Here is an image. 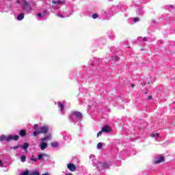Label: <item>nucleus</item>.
<instances>
[{
    "label": "nucleus",
    "mask_w": 175,
    "mask_h": 175,
    "mask_svg": "<svg viewBox=\"0 0 175 175\" xmlns=\"http://www.w3.org/2000/svg\"><path fill=\"white\" fill-rule=\"evenodd\" d=\"M170 9H174V6L172 5H170Z\"/></svg>",
    "instance_id": "obj_31"
},
{
    "label": "nucleus",
    "mask_w": 175,
    "mask_h": 175,
    "mask_svg": "<svg viewBox=\"0 0 175 175\" xmlns=\"http://www.w3.org/2000/svg\"><path fill=\"white\" fill-rule=\"evenodd\" d=\"M31 161H33V162H36L38 161L37 158H31Z\"/></svg>",
    "instance_id": "obj_27"
},
{
    "label": "nucleus",
    "mask_w": 175,
    "mask_h": 175,
    "mask_svg": "<svg viewBox=\"0 0 175 175\" xmlns=\"http://www.w3.org/2000/svg\"><path fill=\"white\" fill-rule=\"evenodd\" d=\"M140 19L139 18H134V22L137 23Z\"/></svg>",
    "instance_id": "obj_29"
},
{
    "label": "nucleus",
    "mask_w": 175,
    "mask_h": 175,
    "mask_svg": "<svg viewBox=\"0 0 175 175\" xmlns=\"http://www.w3.org/2000/svg\"><path fill=\"white\" fill-rule=\"evenodd\" d=\"M0 167H3V163L0 160Z\"/></svg>",
    "instance_id": "obj_28"
},
{
    "label": "nucleus",
    "mask_w": 175,
    "mask_h": 175,
    "mask_svg": "<svg viewBox=\"0 0 175 175\" xmlns=\"http://www.w3.org/2000/svg\"><path fill=\"white\" fill-rule=\"evenodd\" d=\"M22 10L25 12V13H31L32 12V6H31V4L26 0H23V4H22Z\"/></svg>",
    "instance_id": "obj_5"
},
{
    "label": "nucleus",
    "mask_w": 175,
    "mask_h": 175,
    "mask_svg": "<svg viewBox=\"0 0 175 175\" xmlns=\"http://www.w3.org/2000/svg\"><path fill=\"white\" fill-rule=\"evenodd\" d=\"M24 19V14H20L19 15H18L17 16V20H18L19 21H21V20Z\"/></svg>",
    "instance_id": "obj_18"
},
{
    "label": "nucleus",
    "mask_w": 175,
    "mask_h": 175,
    "mask_svg": "<svg viewBox=\"0 0 175 175\" xmlns=\"http://www.w3.org/2000/svg\"><path fill=\"white\" fill-rule=\"evenodd\" d=\"M150 137H152L154 139H156V140H158L159 139V134L158 133H152L150 134Z\"/></svg>",
    "instance_id": "obj_13"
},
{
    "label": "nucleus",
    "mask_w": 175,
    "mask_h": 175,
    "mask_svg": "<svg viewBox=\"0 0 175 175\" xmlns=\"http://www.w3.org/2000/svg\"><path fill=\"white\" fill-rule=\"evenodd\" d=\"M28 147H29V144H28V143L23 144V148L25 152H28V150H27Z\"/></svg>",
    "instance_id": "obj_15"
},
{
    "label": "nucleus",
    "mask_w": 175,
    "mask_h": 175,
    "mask_svg": "<svg viewBox=\"0 0 175 175\" xmlns=\"http://www.w3.org/2000/svg\"><path fill=\"white\" fill-rule=\"evenodd\" d=\"M102 133H103V131H102L101 130L97 133V137H99V136H102Z\"/></svg>",
    "instance_id": "obj_25"
},
{
    "label": "nucleus",
    "mask_w": 175,
    "mask_h": 175,
    "mask_svg": "<svg viewBox=\"0 0 175 175\" xmlns=\"http://www.w3.org/2000/svg\"><path fill=\"white\" fill-rule=\"evenodd\" d=\"M29 175H40V173L38 171L30 172Z\"/></svg>",
    "instance_id": "obj_19"
},
{
    "label": "nucleus",
    "mask_w": 175,
    "mask_h": 175,
    "mask_svg": "<svg viewBox=\"0 0 175 175\" xmlns=\"http://www.w3.org/2000/svg\"><path fill=\"white\" fill-rule=\"evenodd\" d=\"M165 162V157L162 154H160L154 158V163H162Z\"/></svg>",
    "instance_id": "obj_8"
},
{
    "label": "nucleus",
    "mask_w": 175,
    "mask_h": 175,
    "mask_svg": "<svg viewBox=\"0 0 175 175\" xmlns=\"http://www.w3.org/2000/svg\"><path fill=\"white\" fill-rule=\"evenodd\" d=\"M42 175H49V174H48V173H46V174H43Z\"/></svg>",
    "instance_id": "obj_35"
},
{
    "label": "nucleus",
    "mask_w": 175,
    "mask_h": 175,
    "mask_svg": "<svg viewBox=\"0 0 175 175\" xmlns=\"http://www.w3.org/2000/svg\"><path fill=\"white\" fill-rule=\"evenodd\" d=\"M20 148V146H14V147H12L11 148V150H17V148Z\"/></svg>",
    "instance_id": "obj_26"
},
{
    "label": "nucleus",
    "mask_w": 175,
    "mask_h": 175,
    "mask_svg": "<svg viewBox=\"0 0 175 175\" xmlns=\"http://www.w3.org/2000/svg\"><path fill=\"white\" fill-rule=\"evenodd\" d=\"M52 3H53V8L54 10H57V9L59 8V5H63L64 1L61 0H53Z\"/></svg>",
    "instance_id": "obj_7"
},
{
    "label": "nucleus",
    "mask_w": 175,
    "mask_h": 175,
    "mask_svg": "<svg viewBox=\"0 0 175 175\" xmlns=\"http://www.w3.org/2000/svg\"><path fill=\"white\" fill-rule=\"evenodd\" d=\"M102 147H103V144H102V142H99L98 144H97V148L98 150H100V148H102Z\"/></svg>",
    "instance_id": "obj_21"
},
{
    "label": "nucleus",
    "mask_w": 175,
    "mask_h": 175,
    "mask_svg": "<svg viewBox=\"0 0 175 175\" xmlns=\"http://www.w3.org/2000/svg\"><path fill=\"white\" fill-rule=\"evenodd\" d=\"M51 147H53V148H57L59 146V144H58L57 142H52V143L51 144Z\"/></svg>",
    "instance_id": "obj_17"
},
{
    "label": "nucleus",
    "mask_w": 175,
    "mask_h": 175,
    "mask_svg": "<svg viewBox=\"0 0 175 175\" xmlns=\"http://www.w3.org/2000/svg\"><path fill=\"white\" fill-rule=\"evenodd\" d=\"M19 175H29V171L26 170L21 173Z\"/></svg>",
    "instance_id": "obj_22"
},
{
    "label": "nucleus",
    "mask_w": 175,
    "mask_h": 175,
    "mask_svg": "<svg viewBox=\"0 0 175 175\" xmlns=\"http://www.w3.org/2000/svg\"><path fill=\"white\" fill-rule=\"evenodd\" d=\"M9 12V8L7 9V11H5V10L3 11V12Z\"/></svg>",
    "instance_id": "obj_33"
},
{
    "label": "nucleus",
    "mask_w": 175,
    "mask_h": 175,
    "mask_svg": "<svg viewBox=\"0 0 175 175\" xmlns=\"http://www.w3.org/2000/svg\"><path fill=\"white\" fill-rule=\"evenodd\" d=\"M19 135L20 136H25V135H27V133L25 132V130H21L19 132Z\"/></svg>",
    "instance_id": "obj_20"
},
{
    "label": "nucleus",
    "mask_w": 175,
    "mask_h": 175,
    "mask_svg": "<svg viewBox=\"0 0 175 175\" xmlns=\"http://www.w3.org/2000/svg\"><path fill=\"white\" fill-rule=\"evenodd\" d=\"M27 159V157H25V155H22L21 157V162H25V160Z\"/></svg>",
    "instance_id": "obj_23"
},
{
    "label": "nucleus",
    "mask_w": 175,
    "mask_h": 175,
    "mask_svg": "<svg viewBox=\"0 0 175 175\" xmlns=\"http://www.w3.org/2000/svg\"><path fill=\"white\" fill-rule=\"evenodd\" d=\"M98 14H93L92 15V18H98Z\"/></svg>",
    "instance_id": "obj_24"
},
{
    "label": "nucleus",
    "mask_w": 175,
    "mask_h": 175,
    "mask_svg": "<svg viewBox=\"0 0 175 175\" xmlns=\"http://www.w3.org/2000/svg\"><path fill=\"white\" fill-rule=\"evenodd\" d=\"M19 137L18 135H8L6 136L5 135H2L0 136V142H11V140H18Z\"/></svg>",
    "instance_id": "obj_4"
},
{
    "label": "nucleus",
    "mask_w": 175,
    "mask_h": 175,
    "mask_svg": "<svg viewBox=\"0 0 175 175\" xmlns=\"http://www.w3.org/2000/svg\"><path fill=\"white\" fill-rule=\"evenodd\" d=\"M102 132H105V133H109L111 132V128L108 125H105L101 129Z\"/></svg>",
    "instance_id": "obj_10"
},
{
    "label": "nucleus",
    "mask_w": 175,
    "mask_h": 175,
    "mask_svg": "<svg viewBox=\"0 0 175 175\" xmlns=\"http://www.w3.org/2000/svg\"><path fill=\"white\" fill-rule=\"evenodd\" d=\"M58 106L59 107L60 111L62 113L64 111V107L65 106V103H59Z\"/></svg>",
    "instance_id": "obj_16"
},
{
    "label": "nucleus",
    "mask_w": 175,
    "mask_h": 175,
    "mask_svg": "<svg viewBox=\"0 0 175 175\" xmlns=\"http://www.w3.org/2000/svg\"><path fill=\"white\" fill-rule=\"evenodd\" d=\"M131 87H135V85H131Z\"/></svg>",
    "instance_id": "obj_37"
},
{
    "label": "nucleus",
    "mask_w": 175,
    "mask_h": 175,
    "mask_svg": "<svg viewBox=\"0 0 175 175\" xmlns=\"http://www.w3.org/2000/svg\"><path fill=\"white\" fill-rule=\"evenodd\" d=\"M66 175H73L72 173H66Z\"/></svg>",
    "instance_id": "obj_32"
},
{
    "label": "nucleus",
    "mask_w": 175,
    "mask_h": 175,
    "mask_svg": "<svg viewBox=\"0 0 175 175\" xmlns=\"http://www.w3.org/2000/svg\"><path fill=\"white\" fill-rule=\"evenodd\" d=\"M16 3H20V1H16Z\"/></svg>",
    "instance_id": "obj_36"
},
{
    "label": "nucleus",
    "mask_w": 175,
    "mask_h": 175,
    "mask_svg": "<svg viewBox=\"0 0 175 175\" xmlns=\"http://www.w3.org/2000/svg\"><path fill=\"white\" fill-rule=\"evenodd\" d=\"M67 169H68L70 172H76V165L72 163H69L67 164Z\"/></svg>",
    "instance_id": "obj_9"
},
{
    "label": "nucleus",
    "mask_w": 175,
    "mask_h": 175,
    "mask_svg": "<svg viewBox=\"0 0 175 175\" xmlns=\"http://www.w3.org/2000/svg\"><path fill=\"white\" fill-rule=\"evenodd\" d=\"M90 161L92 162L93 166H95L96 168L99 169V170H102L103 169H106L109 167V164L105 163H98L96 161L95 159V155L90 154Z\"/></svg>",
    "instance_id": "obj_1"
},
{
    "label": "nucleus",
    "mask_w": 175,
    "mask_h": 175,
    "mask_svg": "<svg viewBox=\"0 0 175 175\" xmlns=\"http://www.w3.org/2000/svg\"><path fill=\"white\" fill-rule=\"evenodd\" d=\"M148 100H151L152 99V96H149L148 97Z\"/></svg>",
    "instance_id": "obj_30"
},
{
    "label": "nucleus",
    "mask_w": 175,
    "mask_h": 175,
    "mask_svg": "<svg viewBox=\"0 0 175 175\" xmlns=\"http://www.w3.org/2000/svg\"><path fill=\"white\" fill-rule=\"evenodd\" d=\"M49 140H51V135H46L44 137L40 139L39 147L42 151L47 148V142H49Z\"/></svg>",
    "instance_id": "obj_3"
},
{
    "label": "nucleus",
    "mask_w": 175,
    "mask_h": 175,
    "mask_svg": "<svg viewBox=\"0 0 175 175\" xmlns=\"http://www.w3.org/2000/svg\"><path fill=\"white\" fill-rule=\"evenodd\" d=\"M33 128L36 130L33 133L34 137L38 136L40 133H47L49 132V126L47 125H43L39 127L38 124H35Z\"/></svg>",
    "instance_id": "obj_2"
},
{
    "label": "nucleus",
    "mask_w": 175,
    "mask_h": 175,
    "mask_svg": "<svg viewBox=\"0 0 175 175\" xmlns=\"http://www.w3.org/2000/svg\"><path fill=\"white\" fill-rule=\"evenodd\" d=\"M143 40L147 41V38H146V37H144V38H143Z\"/></svg>",
    "instance_id": "obj_34"
},
{
    "label": "nucleus",
    "mask_w": 175,
    "mask_h": 175,
    "mask_svg": "<svg viewBox=\"0 0 175 175\" xmlns=\"http://www.w3.org/2000/svg\"><path fill=\"white\" fill-rule=\"evenodd\" d=\"M46 11H44L43 12L38 13L37 16L39 18H40L41 20H43V18L46 17Z\"/></svg>",
    "instance_id": "obj_12"
},
{
    "label": "nucleus",
    "mask_w": 175,
    "mask_h": 175,
    "mask_svg": "<svg viewBox=\"0 0 175 175\" xmlns=\"http://www.w3.org/2000/svg\"><path fill=\"white\" fill-rule=\"evenodd\" d=\"M47 157V154L42 153V154H40L38 155V159H39V161H43V158H46Z\"/></svg>",
    "instance_id": "obj_14"
},
{
    "label": "nucleus",
    "mask_w": 175,
    "mask_h": 175,
    "mask_svg": "<svg viewBox=\"0 0 175 175\" xmlns=\"http://www.w3.org/2000/svg\"><path fill=\"white\" fill-rule=\"evenodd\" d=\"M55 16H57V17H59V18H65L66 17H69V15L66 14V13H55Z\"/></svg>",
    "instance_id": "obj_11"
},
{
    "label": "nucleus",
    "mask_w": 175,
    "mask_h": 175,
    "mask_svg": "<svg viewBox=\"0 0 175 175\" xmlns=\"http://www.w3.org/2000/svg\"><path fill=\"white\" fill-rule=\"evenodd\" d=\"M81 117H83V115L81 114V113L74 111L72 113L71 116H70V119H71L72 121H76V120L81 121Z\"/></svg>",
    "instance_id": "obj_6"
}]
</instances>
